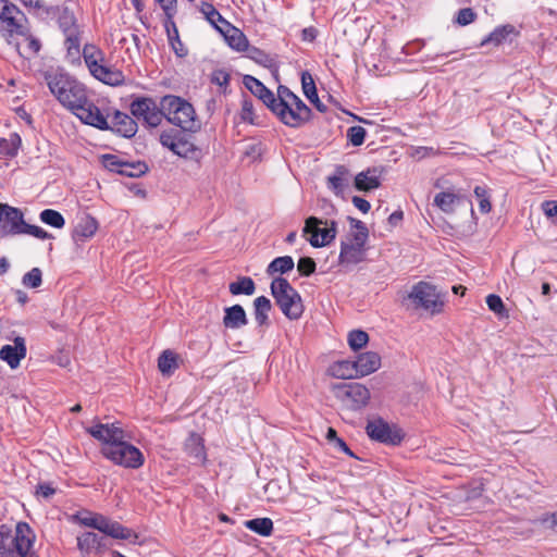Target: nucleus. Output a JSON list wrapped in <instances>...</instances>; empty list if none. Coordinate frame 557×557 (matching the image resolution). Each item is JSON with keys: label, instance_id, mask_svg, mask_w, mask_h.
Returning a JSON list of instances; mask_svg holds the SVG:
<instances>
[{"label": "nucleus", "instance_id": "nucleus-4", "mask_svg": "<svg viewBox=\"0 0 557 557\" xmlns=\"http://www.w3.org/2000/svg\"><path fill=\"white\" fill-rule=\"evenodd\" d=\"M270 289L275 304L287 319L298 320L302 315L304 305L301 296L285 277H274Z\"/></svg>", "mask_w": 557, "mask_h": 557}, {"label": "nucleus", "instance_id": "nucleus-25", "mask_svg": "<svg viewBox=\"0 0 557 557\" xmlns=\"http://www.w3.org/2000/svg\"><path fill=\"white\" fill-rule=\"evenodd\" d=\"M382 169L368 168L355 177V187L360 191H369L381 186Z\"/></svg>", "mask_w": 557, "mask_h": 557}, {"label": "nucleus", "instance_id": "nucleus-21", "mask_svg": "<svg viewBox=\"0 0 557 557\" xmlns=\"http://www.w3.org/2000/svg\"><path fill=\"white\" fill-rule=\"evenodd\" d=\"M244 86L258 99L262 101V103L271 109L277 99V95H274L272 90H270L267 86L263 85L262 82L257 79L251 75H245L243 78Z\"/></svg>", "mask_w": 557, "mask_h": 557}, {"label": "nucleus", "instance_id": "nucleus-5", "mask_svg": "<svg viewBox=\"0 0 557 557\" xmlns=\"http://www.w3.org/2000/svg\"><path fill=\"white\" fill-rule=\"evenodd\" d=\"M72 521L77 522L82 525L96 529L101 533L117 540H131L134 537L138 539L137 534L131 529L122 525L117 521H112L108 517L101 513H91L89 511L76 512L71 517Z\"/></svg>", "mask_w": 557, "mask_h": 557}, {"label": "nucleus", "instance_id": "nucleus-17", "mask_svg": "<svg viewBox=\"0 0 557 557\" xmlns=\"http://www.w3.org/2000/svg\"><path fill=\"white\" fill-rule=\"evenodd\" d=\"M87 433L103 444L102 447L114 445L120 440L126 438L125 431L119 423H97L88 428Z\"/></svg>", "mask_w": 557, "mask_h": 557}, {"label": "nucleus", "instance_id": "nucleus-59", "mask_svg": "<svg viewBox=\"0 0 557 557\" xmlns=\"http://www.w3.org/2000/svg\"><path fill=\"white\" fill-rule=\"evenodd\" d=\"M230 81H231L230 73L223 69L215 70L211 74V83L222 87L223 92L226 91Z\"/></svg>", "mask_w": 557, "mask_h": 557}, {"label": "nucleus", "instance_id": "nucleus-1", "mask_svg": "<svg viewBox=\"0 0 557 557\" xmlns=\"http://www.w3.org/2000/svg\"><path fill=\"white\" fill-rule=\"evenodd\" d=\"M47 85L57 100L84 124L96 128L107 127L104 114L90 100L86 86L67 73L46 75Z\"/></svg>", "mask_w": 557, "mask_h": 557}, {"label": "nucleus", "instance_id": "nucleus-64", "mask_svg": "<svg viewBox=\"0 0 557 557\" xmlns=\"http://www.w3.org/2000/svg\"><path fill=\"white\" fill-rule=\"evenodd\" d=\"M354 206L360 210L362 213H368L371 209V205L368 200L364 198H361L359 196H354L351 199Z\"/></svg>", "mask_w": 557, "mask_h": 557}, {"label": "nucleus", "instance_id": "nucleus-60", "mask_svg": "<svg viewBox=\"0 0 557 557\" xmlns=\"http://www.w3.org/2000/svg\"><path fill=\"white\" fill-rule=\"evenodd\" d=\"M476 18V13L471 8H463L457 12L455 22L460 26H466L473 23Z\"/></svg>", "mask_w": 557, "mask_h": 557}, {"label": "nucleus", "instance_id": "nucleus-9", "mask_svg": "<svg viewBox=\"0 0 557 557\" xmlns=\"http://www.w3.org/2000/svg\"><path fill=\"white\" fill-rule=\"evenodd\" d=\"M26 23L25 14L14 3L0 0V30L4 36H26L29 33Z\"/></svg>", "mask_w": 557, "mask_h": 557}, {"label": "nucleus", "instance_id": "nucleus-38", "mask_svg": "<svg viewBox=\"0 0 557 557\" xmlns=\"http://www.w3.org/2000/svg\"><path fill=\"white\" fill-rule=\"evenodd\" d=\"M272 309L270 299L265 296H259L253 300L255 320L259 326L269 325V312Z\"/></svg>", "mask_w": 557, "mask_h": 557}, {"label": "nucleus", "instance_id": "nucleus-39", "mask_svg": "<svg viewBox=\"0 0 557 557\" xmlns=\"http://www.w3.org/2000/svg\"><path fill=\"white\" fill-rule=\"evenodd\" d=\"M83 58L89 72L106 62L104 52L95 45H85L83 49Z\"/></svg>", "mask_w": 557, "mask_h": 557}, {"label": "nucleus", "instance_id": "nucleus-19", "mask_svg": "<svg viewBox=\"0 0 557 557\" xmlns=\"http://www.w3.org/2000/svg\"><path fill=\"white\" fill-rule=\"evenodd\" d=\"M520 36V30L512 24H504L495 27L482 41L481 47L493 45L498 47L504 44H511Z\"/></svg>", "mask_w": 557, "mask_h": 557}, {"label": "nucleus", "instance_id": "nucleus-48", "mask_svg": "<svg viewBox=\"0 0 557 557\" xmlns=\"http://www.w3.org/2000/svg\"><path fill=\"white\" fill-rule=\"evenodd\" d=\"M301 86H302L304 95L306 96V98L309 101H313V100L318 101V91H317L315 83L313 81L312 75L307 71L302 72V74H301Z\"/></svg>", "mask_w": 557, "mask_h": 557}, {"label": "nucleus", "instance_id": "nucleus-30", "mask_svg": "<svg viewBox=\"0 0 557 557\" xmlns=\"http://www.w3.org/2000/svg\"><path fill=\"white\" fill-rule=\"evenodd\" d=\"M199 10L210 25H212L219 33H224L225 28L231 25V23L226 21L210 2L202 1Z\"/></svg>", "mask_w": 557, "mask_h": 557}, {"label": "nucleus", "instance_id": "nucleus-7", "mask_svg": "<svg viewBox=\"0 0 557 557\" xmlns=\"http://www.w3.org/2000/svg\"><path fill=\"white\" fill-rule=\"evenodd\" d=\"M334 396L341 401L343 408L350 411H360L371 399L369 388L357 382L339 383L333 386Z\"/></svg>", "mask_w": 557, "mask_h": 557}, {"label": "nucleus", "instance_id": "nucleus-46", "mask_svg": "<svg viewBox=\"0 0 557 557\" xmlns=\"http://www.w3.org/2000/svg\"><path fill=\"white\" fill-rule=\"evenodd\" d=\"M369 342V335L362 330H352L348 333L347 343L351 350L362 349Z\"/></svg>", "mask_w": 557, "mask_h": 557}, {"label": "nucleus", "instance_id": "nucleus-55", "mask_svg": "<svg viewBox=\"0 0 557 557\" xmlns=\"http://www.w3.org/2000/svg\"><path fill=\"white\" fill-rule=\"evenodd\" d=\"M367 131L362 126H351L347 131V138L352 146H361L364 143Z\"/></svg>", "mask_w": 557, "mask_h": 557}, {"label": "nucleus", "instance_id": "nucleus-50", "mask_svg": "<svg viewBox=\"0 0 557 557\" xmlns=\"http://www.w3.org/2000/svg\"><path fill=\"white\" fill-rule=\"evenodd\" d=\"M23 234L30 235L42 240L53 238L52 234L48 233L40 226L28 224L25 221L23 222V225L20 228V235Z\"/></svg>", "mask_w": 557, "mask_h": 557}, {"label": "nucleus", "instance_id": "nucleus-27", "mask_svg": "<svg viewBox=\"0 0 557 557\" xmlns=\"http://www.w3.org/2000/svg\"><path fill=\"white\" fill-rule=\"evenodd\" d=\"M99 223L98 221L89 215L85 214L82 216L77 224L75 225L72 237L74 242H85L89 238H91L96 232L98 231Z\"/></svg>", "mask_w": 557, "mask_h": 557}, {"label": "nucleus", "instance_id": "nucleus-10", "mask_svg": "<svg viewBox=\"0 0 557 557\" xmlns=\"http://www.w3.org/2000/svg\"><path fill=\"white\" fill-rule=\"evenodd\" d=\"M129 111L134 119L141 121L149 127L159 126L163 120L161 102L158 104L151 97L140 96L134 98L129 104Z\"/></svg>", "mask_w": 557, "mask_h": 557}, {"label": "nucleus", "instance_id": "nucleus-11", "mask_svg": "<svg viewBox=\"0 0 557 557\" xmlns=\"http://www.w3.org/2000/svg\"><path fill=\"white\" fill-rule=\"evenodd\" d=\"M408 299L411 300L414 308H422L432 314L440 313L444 306L435 286L424 281H420L412 286Z\"/></svg>", "mask_w": 557, "mask_h": 557}, {"label": "nucleus", "instance_id": "nucleus-37", "mask_svg": "<svg viewBox=\"0 0 557 557\" xmlns=\"http://www.w3.org/2000/svg\"><path fill=\"white\" fill-rule=\"evenodd\" d=\"M330 373L337 379H355L359 377L356 369L355 360H339L330 367Z\"/></svg>", "mask_w": 557, "mask_h": 557}, {"label": "nucleus", "instance_id": "nucleus-45", "mask_svg": "<svg viewBox=\"0 0 557 557\" xmlns=\"http://www.w3.org/2000/svg\"><path fill=\"white\" fill-rule=\"evenodd\" d=\"M39 218L42 223L55 228H62L65 225L63 215L53 209H45L40 212Z\"/></svg>", "mask_w": 557, "mask_h": 557}, {"label": "nucleus", "instance_id": "nucleus-51", "mask_svg": "<svg viewBox=\"0 0 557 557\" xmlns=\"http://www.w3.org/2000/svg\"><path fill=\"white\" fill-rule=\"evenodd\" d=\"M23 234L30 235L42 240L53 238L52 234L48 233L40 226L28 224L25 221L23 222V225L20 228V235Z\"/></svg>", "mask_w": 557, "mask_h": 557}, {"label": "nucleus", "instance_id": "nucleus-20", "mask_svg": "<svg viewBox=\"0 0 557 557\" xmlns=\"http://www.w3.org/2000/svg\"><path fill=\"white\" fill-rule=\"evenodd\" d=\"M27 348L25 339L21 336L14 338V345H4L0 349V359L5 361L10 368L18 367L22 359L25 358Z\"/></svg>", "mask_w": 557, "mask_h": 557}, {"label": "nucleus", "instance_id": "nucleus-16", "mask_svg": "<svg viewBox=\"0 0 557 557\" xmlns=\"http://www.w3.org/2000/svg\"><path fill=\"white\" fill-rule=\"evenodd\" d=\"M24 222L21 209L0 202V234L2 236L20 235V228Z\"/></svg>", "mask_w": 557, "mask_h": 557}, {"label": "nucleus", "instance_id": "nucleus-12", "mask_svg": "<svg viewBox=\"0 0 557 557\" xmlns=\"http://www.w3.org/2000/svg\"><path fill=\"white\" fill-rule=\"evenodd\" d=\"M367 435L375 442L397 446L404 440L401 429L388 424L383 418L377 417L369 420L366 426Z\"/></svg>", "mask_w": 557, "mask_h": 557}, {"label": "nucleus", "instance_id": "nucleus-61", "mask_svg": "<svg viewBox=\"0 0 557 557\" xmlns=\"http://www.w3.org/2000/svg\"><path fill=\"white\" fill-rule=\"evenodd\" d=\"M7 140L9 144L8 157L15 158L22 147V138L17 133H12Z\"/></svg>", "mask_w": 557, "mask_h": 557}, {"label": "nucleus", "instance_id": "nucleus-8", "mask_svg": "<svg viewBox=\"0 0 557 557\" xmlns=\"http://www.w3.org/2000/svg\"><path fill=\"white\" fill-rule=\"evenodd\" d=\"M100 451L104 458L114 465L128 469H138L145 461L143 453L134 445L127 443L125 438L120 440L114 445L101 447Z\"/></svg>", "mask_w": 557, "mask_h": 557}, {"label": "nucleus", "instance_id": "nucleus-34", "mask_svg": "<svg viewBox=\"0 0 557 557\" xmlns=\"http://www.w3.org/2000/svg\"><path fill=\"white\" fill-rule=\"evenodd\" d=\"M178 368V355L171 349L163 350L158 358V369L161 374L171 376Z\"/></svg>", "mask_w": 557, "mask_h": 557}, {"label": "nucleus", "instance_id": "nucleus-42", "mask_svg": "<svg viewBox=\"0 0 557 557\" xmlns=\"http://www.w3.org/2000/svg\"><path fill=\"white\" fill-rule=\"evenodd\" d=\"M244 525L261 536H270L273 532V521L270 518L246 520Z\"/></svg>", "mask_w": 557, "mask_h": 557}, {"label": "nucleus", "instance_id": "nucleus-3", "mask_svg": "<svg viewBox=\"0 0 557 557\" xmlns=\"http://www.w3.org/2000/svg\"><path fill=\"white\" fill-rule=\"evenodd\" d=\"M161 106L163 119L178 126L181 131L195 133L200 128L201 124L196 116L195 109L187 100L178 96L166 95L161 98Z\"/></svg>", "mask_w": 557, "mask_h": 557}, {"label": "nucleus", "instance_id": "nucleus-31", "mask_svg": "<svg viewBox=\"0 0 557 557\" xmlns=\"http://www.w3.org/2000/svg\"><path fill=\"white\" fill-rule=\"evenodd\" d=\"M228 46L238 51H247L249 48V41L246 37V35L237 27L233 26L232 24L225 28L224 33H221Z\"/></svg>", "mask_w": 557, "mask_h": 557}, {"label": "nucleus", "instance_id": "nucleus-63", "mask_svg": "<svg viewBox=\"0 0 557 557\" xmlns=\"http://www.w3.org/2000/svg\"><path fill=\"white\" fill-rule=\"evenodd\" d=\"M542 210L547 218L557 216V200H546L542 203Z\"/></svg>", "mask_w": 557, "mask_h": 557}, {"label": "nucleus", "instance_id": "nucleus-44", "mask_svg": "<svg viewBox=\"0 0 557 557\" xmlns=\"http://www.w3.org/2000/svg\"><path fill=\"white\" fill-rule=\"evenodd\" d=\"M474 196L479 200V209L483 214H487L492 210L491 203V189L487 186H475L473 189Z\"/></svg>", "mask_w": 557, "mask_h": 557}, {"label": "nucleus", "instance_id": "nucleus-14", "mask_svg": "<svg viewBox=\"0 0 557 557\" xmlns=\"http://www.w3.org/2000/svg\"><path fill=\"white\" fill-rule=\"evenodd\" d=\"M366 244L367 239L364 233L352 235L347 242H342L338 263L347 267L364 261L367 251Z\"/></svg>", "mask_w": 557, "mask_h": 557}, {"label": "nucleus", "instance_id": "nucleus-23", "mask_svg": "<svg viewBox=\"0 0 557 557\" xmlns=\"http://www.w3.org/2000/svg\"><path fill=\"white\" fill-rule=\"evenodd\" d=\"M77 548L87 555L91 552L101 553L109 548V542L104 536H99L95 532H84L77 536Z\"/></svg>", "mask_w": 557, "mask_h": 557}, {"label": "nucleus", "instance_id": "nucleus-18", "mask_svg": "<svg viewBox=\"0 0 557 557\" xmlns=\"http://www.w3.org/2000/svg\"><path fill=\"white\" fill-rule=\"evenodd\" d=\"M277 95L282 98V101H286L296 110V114L293 116L297 121H302L304 124L310 121L312 111L311 109L287 86L280 85L277 87Z\"/></svg>", "mask_w": 557, "mask_h": 557}, {"label": "nucleus", "instance_id": "nucleus-52", "mask_svg": "<svg viewBox=\"0 0 557 557\" xmlns=\"http://www.w3.org/2000/svg\"><path fill=\"white\" fill-rule=\"evenodd\" d=\"M24 7L41 11L47 16H55V12L59 11L58 5H45L41 0H18Z\"/></svg>", "mask_w": 557, "mask_h": 557}, {"label": "nucleus", "instance_id": "nucleus-54", "mask_svg": "<svg viewBox=\"0 0 557 557\" xmlns=\"http://www.w3.org/2000/svg\"><path fill=\"white\" fill-rule=\"evenodd\" d=\"M64 36H65L64 45H65V48L67 49V52L70 54L78 55L79 50H81V32H79V29L69 33Z\"/></svg>", "mask_w": 557, "mask_h": 557}, {"label": "nucleus", "instance_id": "nucleus-36", "mask_svg": "<svg viewBox=\"0 0 557 557\" xmlns=\"http://www.w3.org/2000/svg\"><path fill=\"white\" fill-rule=\"evenodd\" d=\"M348 175L349 171L345 165H337L335 169V173L327 177L329 188L335 195H343L346 186L348 185Z\"/></svg>", "mask_w": 557, "mask_h": 557}, {"label": "nucleus", "instance_id": "nucleus-15", "mask_svg": "<svg viewBox=\"0 0 557 557\" xmlns=\"http://www.w3.org/2000/svg\"><path fill=\"white\" fill-rule=\"evenodd\" d=\"M104 120L107 127L101 131L110 129L125 138H132L137 133L138 126L133 115L114 110L112 114L104 115Z\"/></svg>", "mask_w": 557, "mask_h": 557}, {"label": "nucleus", "instance_id": "nucleus-40", "mask_svg": "<svg viewBox=\"0 0 557 557\" xmlns=\"http://www.w3.org/2000/svg\"><path fill=\"white\" fill-rule=\"evenodd\" d=\"M55 15H58V25L64 35L79 29L73 12L67 8H59Z\"/></svg>", "mask_w": 557, "mask_h": 557}, {"label": "nucleus", "instance_id": "nucleus-26", "mask_svg": "<svg viewBox=\"0 0 557 557\" xmlns=\"http://www.w3.org/2000/svg\"><path fill=\"white\" fill-rule=\"evenodd\" d=\"M355 362L358 376L363 377L380 369L381 356L375 351H366L359 354Z\"/></svg>", "mask_w": 557, "mask_h": 557}, {"label": "nucleus", "instance_id": "nucleus-6", "mask_svg": "<svg viewBox=\"0 0 557 557\" xmlns=\"http://www.w3.org/2000/svg\"><path fill=\"white\" fill-rule=\"evenodd\" d=\"M159 140L163 147L181 158L199 161L202 157V150L191 141L190 136L184 131L172 128L163 131Z\"/></svg>", "mask_w": 557, "mask_h": 557}, {"label": "nucleus", "instance_id": "nucleus-43", "mask_svg": "<svg viewBox=\"0 0 557 557\" xmlns=\"http://www.w3.org/2000/svg\"><path fill=\"white\" fill-rule=\"evenodd\" d=\"M294 259L290 256H283L273 259L267 268V274L273 276L275 273H287L294 269Z\"/></svg>", "mask_w": 557, "mask_h": 557}, {"label": "nucleus", "instance_id": "nucleus-49", "mask_svg": "<svg viewBox=\"0 0 557 557\" xmlns=\"http://www.w3.org/2000/svg\"><path fill=\"white\" fill-rule=\"evenodd\" d=\"M486 305L491 311L496 313L499 318H508V310L506 309L503 299L495 294L486 297Z\"/></svg>", "mask_w": 557, "mask_h": 557}, {"label": "nucleus", "instance_id": "nucleus-57", "mask_svg": "<svg viewBox=\"0 0 557 557\" xmlns=\"http://www.w3.org/2000/svg\"><path fill=\"white\" fill-rule=\"evenodd\" d=\"M124 160L119 158L115 154H103L102 156V164L103 166L111 171L121 174V170H123Z\"/></svg>", "mask_w": 557, "mask_h": 557}, {"label": "nucleus", "instance_id": "nucleus-33", "mask_svg": "<svg viewBox=\"0 0 557 557\" xmlns=\"http://www.w3.org/2000/svg\"><path fill=\"white\" fill-rule=\"evenodd\" d=\"M158 4L160 5V8L162 9V11L164 13L163 26L166 30L169 40L172 41L171 30H173L176 40L180 41L178 30H177L176 24L174 22V17L177 13V0L174 2L171 1V3H158Z\"/></svg>", "mask_w": 557, "mask_h": 557}, {"label": "nucleus", "instance_id": "nucleus-62", "mask_svg": "<svg viewBox=\"0 0 557 557\" xmlns=\"http://www.w3.org/2000/svg\"><path fill=\"white\" fill-rule=\"evenodd\" d=\"M57 493L55 487H53L50 482H40L36 486V496L42 497L44 499L51 498Z\"/></svg>", "mask_w": 557, "mask_h": 557}, {"label": "nucleus", "instance_id": "nucleus-28", "mask_svg": "<svg viewBox=\"0 0 557 557\" xmlns=\"http://www.w3.org/2000/svg\"><path fill=\"white\" fill-rule=\"evenodd\" d=\"M248 324L245 309L240 305H234L224 309L223 325L226 329L238 330Z\"/></svg>", "mask_w": 557, "mask_h": 557}, {"label": "nucleus", "instance_id": "nucleus-24", "mask_svg": "<svg viewBox=\"0 0 557 557\" xmlns=\"http://www.w3.org/2000/svg\"><path fill=\"white\" fill-rule=\"evenodd\" d=\"M270 111L286 126L298 128L305 125L302 121H297V119L293 117L296 114V110L286 101H282V98L278 96Z\"/></svg>", "mask_w": 557, "mask_h": 557}, {"label": "nucleus", "instance_id": "nucleus-2", "mask_svg": "<svg viewBox=\"0 0 557 557\" xmlns=\"http://www.w3.org/2000/svg\"><path fill=\"white\" fill-rule=\"evenodd\" d=\"M36 534L27 522L20 521L15 530L0 525V557H38L33 550Z\"/></svg>", "mask_w": 557, "mask_h": 557}, {"label": "nucleus", "instance_id": "nucleus-47", "mask_svg": "<svg viewBox=\"0 0 557 557\" xmlns=\"http://www.w3.org/2000/svg\"><path fill=\"white\" fill-rule=\"evenodd\" d=\"M147 171H148V165L144 161H137V162L124 161L123 170H121V175H124L127 177H139V176L146 174Z\"/></svg>", "mask_w": 557, "mask_h": 557}, {"label": "nucleus", "instance_id": "nucleus-29", "mask_svg": "<svg viewBox=\"0 0 557 557\" xmlns=\"http://www.w3.org/2000/svg\"><path fill=\"white\" fill-rule=\"evenodd\" d=\"M90 74L96 79L110 86H119L123 84L125 79L122 71L108 66L106 62L91 71Z\"/></svg>", "mask_w": 557, "mask_h": 557}, {"label": "nucleus", "instance_id": "nucleus-22", "mask_svg": "<svg viewBox=\"0 0 557 557\" xmlns=\"http://www.w3.org/2000/svg\"><path fill=\"white\" fill-rule=\"evenodd\" d=\"M184 451L194 460V465L205 466L207 453L203 438L196 432H191L184 443Z\"/></svg>", "mask_w": 557, "mask_h": 557}, {"label": "nucleus", "instance_id": "nucleus-32", "mask_svg": "<svg viewBox=\"0 0 557 557\" xmlns=\"http://www.w3.org/2000/svg\"><path fill=\"white\" fill-rule=\"evenodd\" d=\"M247 55L253 62L271 71L278 70L277 57L272 55L258 47H249L247 49Z\"/></svg>", "mask_w": 557, "mask_h": 557}, {"label": "nucleus", "instance_id": "nucleus-41", "mask_svg": "<svg viewBox=\"0 0 557 557\" xmlns=\"http://www.w3.org/2000/svg\"><path fill=\"white\" fill-rule=\"evenodd\" d=\"M228 290L232 295H247L250 296L256 290V284L249 276H240L237 281L230 283Z\"/></svg>", "mask_w": 557, "mask_h": 557}, {"label": "nucleus", "instance_id": "nucleus-35", "mask_svg": "<svg viewBox=\"0 0 557 557\" xmlns=\"http://www.w3.org/2000/svg\"><path fill=\"white\" fill-rule=\"evenodd\" d=\"M460 199L461 197L453 191H441L435 195L433 205L444 213L451 214Z\"/></svg>", "mask_w": 557, "mask_h": 557}, {"label": "nucleus", "instance_id": "nucleus-56", "mask_svg": "<svg viewBox=\"0 0 557 557\" xmlns=\"http://www.w3.org/2000/svg\"><path fill=\"white\" fill-rule=\"evenodd\" d=\"M240 120L250 124H255L253 103L250 98L244 97L242 100Z\"/></svg>", "mask_w": 557, "mask_h": 557}, {"label": "nucleus", "instance_id": "nucleus-53", "mask_svg": "<svg viewBox=\"0 0 557 557\" xmlns=\"http://www.w3.org/2000/svg\"><path fill=\"white\" fill-rule=\"evenodd\" d=\"M22 283L28 288L39 287L42 283L41 270L39 268H33L30 271L24 274Z\"/></svg>", "mask_w": 557, "mask_h": 557}, {"label": "nucleus", "instance_id": "nucleus-58", "mask_svg": "<svg viewBox=\"0 0 557 557\" xmlns=\"http://www.w3.org/2000/svg\"><path fill=\"white\" fill-rule=\"evenodd\" d=\"M317 264L311 257H301L297 263V270L301 276H310L315 272Z\"/></svg>", "mask_w": 557, "mask_h": 557}, {"label": "nucleus", "instance_id": "nucleus-13", "mask_svg": "<svg viewBox=\"0 0 557 557\" xmlns=\"http://www.w3.org/2000/svg\"><path fill=\"white\" fill-rule=\"evenodd\" d=\"M336 222L322 221L315 216H309L305 222L304 234H311L309 243L312 247H323L336 237Z\"/></svg>", "mask_w": 557, "mask_h": 557}]
</instances>
